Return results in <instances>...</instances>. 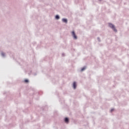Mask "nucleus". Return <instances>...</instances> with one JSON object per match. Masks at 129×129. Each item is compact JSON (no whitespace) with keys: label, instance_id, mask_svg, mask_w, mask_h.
I'll use <instances>...</instances> for the list:
<instances>
[{"label":"nucleus","instance_id":"423d86ee","mask_svg":"<svg viewBox=\"0 0 129 129\" xmlns=\"http://www.w3.org/2000/svg\"><path fill=\"white\" fill-rule=\"evenodd\" d=\"M55 19H56V20H59V19H60V17H59V16L56 15L55 16Z\"/></svg>","mask_w":129,"mask_h":129},{"label":"nucleus","instance_id":"39448f33","mask_svg":"<svg viewBox=\"0 0 129 129\" xmlns=\"http://www.w3.org/2000/svg\"><path fill=\"white\" fill-rule=\"evenodd\" d=\"M62 22H63V23H67V19H62Z\"/></svg>","mask_w":129,"mask_h":129},{"label":"nucleus","instance_id":"20e7f679","mask_svg":"<svg viewBox=\"0 0 129 129\" xmlns=\"http://www.w3.org/2000/svg\"><path fill=\"white\" fill-rule=\"evenodd\" d=\"M73 87L74 88V89H76V82H74L73 83Z\"/></svg>","mask_w":129,"mask_h":129},{"label":"nucleus","instance_id":"7ed1b4c3","mask_svg":"<svg viewBox=\"0 0 129 129\" xmlns=\"http://www.w3.org/2000/svg\"><path fill=\"white\" fill-rule=\"evenodd\" d=\"M64 121H65V122H66V123H68V122H69V119L66 117L64 119Z\"/></svg>","mask_w":129,"mask_h":129},{"label":"nucleus","instance_id":"f03ea898","mask_svg":"<svg viewBox=\"0 0 129 129\" xmlns=\"http://www.w3.org/2000/svg\"><path fill=\"white\" fill-rule=\"evenodd\" d=\"M72 36L74 37V39L76 40L77 39V36H76V34H75V32L74 31H73L72 32Z\"/></svg>","mask_w":129,"mask_h":129},{"label":"nucleus","instance_id":"9d476101","mask_svg":"<svg viewBox=\"0 0 129 129\" xmlns=\"http://www.w3.org/2000/svg\"><path fill=\"white\" fill-rule=\"evenodd\" d=\"M113 110H114V109H112L111 110V111L112 112V111H113Z\"/></svg>","mask_w":129,"mask_h":129},{"label":"nucleus","instance_id":"1a4fd4ad","mask_svg":"<svg viewBox=\"0 0 129 129\" xmlns=\"http://www.w3.org/2000/svg\"><path fill=\"white\" fill-rule=\"evenodd\" d=\"M2 56H5V53H2Z\"/></svg>","mask_w":129,"mask_h":129},{"label":"nucleus","instance_id":"f257e3e1","mask_svg":"<svg viewBox=\"0 0 129 129\" xmlns=\"http://www.w3.org/2000/svg\"><path fill=\"white\" fill-rule=\"evenodd\" d=\"M109 27H110V28H111V29H112V30H113L114 32H116V29H115V27H114V25H113V24L111 23H109Z\"/></svg>","mask_w":129,"mask_h":129},{"label":"nucleus","instance_id":"0eeeda50","mask_svg":"<svg viewBox=\"0 0 129 129\" xmlns=\"http://www.w3.org/2000/svg\"><path fill=\"white\" fill-rule=\"evenodd\" d=\"M86 69V67H84L81 69V71H84Z\"/></svg>","mask_w":129,"mask_h":129},{"label":"nucleus","instance_id":"6e6552de","mask_svg":"<svg viewBox=\"0 0 129 129\" xmlns=\"http://www.w3.org/2000/svg\"><path fill=\"white\" fill-rule=\"evenodd\" d=\"M25 82H26V83H27V82H29V80H25Z\"/></svg>","mask_w":129,"mask_h":129}]
</instances>
